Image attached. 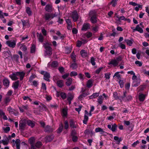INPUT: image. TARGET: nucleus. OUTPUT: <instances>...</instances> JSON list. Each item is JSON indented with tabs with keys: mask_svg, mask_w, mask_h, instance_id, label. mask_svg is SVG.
<instances>
[{
	"mask_svg": "<svg viewBox=\"0 0 149 149\" xmlns=\"http://www.w3.org/2000/svg\"><path fill=\"white\" fill-rule=\"evenodd\" d=\"M25 73L23 72H17L13 73L9 75V77L13 80H16L18 79L17 76L19 77L20 80L22 81L24 77Z\"/></svg>",
	"mask_w": 149,
	"mask_h": 149,
	"instance_id": "obj_1",
	"label": "nucleus"
},
{
	"mask_svg": "<svg viewBox=\"0 0 149 149\" xmlns=\"http://www.w3.org/2000/svg\"><path fill=\"white\" fill-rule=\"evenodd\" d=\"M89 15L91 22L93 24L96 23L97 22L96 13L93 11H91L89 13Z\"/></svg>",
	"mask_w": 149,
	"mask_h": 149,
	"instance_id": "obj_2",
	"label": "nucleus"
},
{
	"mask_svg": "<svg viewBox=\"0 0 149 149\" xmlns=\"http://www.w3.org/2000/svg\"><path fill=\"white\" fill-rule=\"evenodd\" d=\"M44 47L46 49L45 51L46 54H45L46 56V55H48L49 56L51 55L52 54V49L51 47L49 46V45L48 43H46Z\"/></svg>",
	"mask_w": 149,
	"mask_h": 149,
	"instance_id": "obj_3",
	"label": "nucleus"
},
{
	"mask_svg": "<svg viewBox=\"0 0 149 149\" xmlns=\"http://www.w3.org/2000/svg\"><path fill=\"white\" fill-rule=\"evenodd\" d=\"M126 93L127 92L126 91H124L123 95L121 96V100H123L125 102H128L132 99V97L131 95L126 96Z\"/></svg>",
	"mask_w": 149,
	"mask_h": 149,
	"instance_id": "obj_4",
	"label": "nucleus"
},
{
	"mask_svg": "<svg viewBox=\"0 0 149 149\" xmlns=\"http://www.w3.org/2000/svg\"><path fill=\"white\" fill-rule=\"evenodd\" d=\"M71 17L73 19L74 22H76L79 18V15H78L77 11L76 10H74L72 12Z\"/></svg>",
	"mask_w": 149,
	"mask_h": 149,
	"instance_id": "obj_5",
	"label": "nucleus"
},
{
	"mask_svg": "<svg viewBox=\"0 0 149 149\" xmlns=\"http://www.w3.org/2000/svg\"><path fill=\"white\" fill-rule=\"evenodd\" d=\"M56 16L55 14H53L52 13L50 14L48 13H47L45 14L44 17L46 20H48L53 18Z\"/></svg>",
	"mask_w": 149,
	"mask_h": 149,
	"instance_id": "obj_6",
	"label": "nucleus"
},
{
	"mask_svg": "<svg viewBox=\"0 0 149 149\" xmlns=\"http://www.w3.org/2000/svg\"><path fill=\"white\" fill-rule=\"evenodd\" d=\"M18 107L19 109L20 112L21 113L24 112L25 110H27L29 108V106L27 105H22L20 106H18Z\"/></svg>",
	"mask_w": 149,
	"mask_h": 149,
	"instance_id": "obj_7",
	"label": "nucleus"
},
{
	"mask_svg": "<svg viewBox=\"0 0 149 149\" xmlns=\"http://www.w3.org/2000/svg\"><path fill=\"white\" fill-rule=\"evenodd\" d=\"M35 141V139L34 137H31L29 139V143L31 145V149H36L34 145Z\"/></svg>",
	"mask_w": 149,
	"mask_h": 149,
	"instance_id": "obj_8",
	"label": "nucleus"
},
{
	"mask_svg": "<svg viewBox=\"0 0 149 149\" xmlns=\"http://www.w3.org/2000/svg\"><path fill=\"white\" fill-rule=\"evenodd\" d=\"M6 44L10 47L14 48L16 45V42L15 40L8 41L6 42Z\"/></svg>",
	"mask_w": 149,
	"mask_h": 149,
	"instance_id": "obj_9",
	"label": "nucleus"
},
{
	"mask_svg": "<svg viewBox=\"0 0 149 149\" xmlns=\"http://www.w3.org/2000/svg\"><path fill=\"white\" fill-rule=\"evenodd\" d=\"M90 25L88 23H84L82 26L81 30L82 31H86L90 28Z\"/></svg>",
	"mask_w": 149,
	"mask_h": 149,
	"instance_id": "obj_10",
	"label": "nucleus"
},
{
	"mask_svg": "<svg viewBox=\"0 0 149 149\" xmlns=\"http://www.w3.org/2000/svg\"><path fill=\"white\" fill-rule=\"evenodd\" d=\"M53 130L52 128L49 125H46L44 128V131L45 132H51Z\"/></svg>",
	"mask_w": 149,
	"mask_h": 149,
	"instance_id": "obj_11",
	"label": "nucleus"
},
{
	"mask_svg": "<svg viewBox=\"0 0 149 149\" xmlns=\"http://www.w3.org/2000/svg\"><path fill=\"white\" fill-rule=\"evenodd\" d=\"M3 83L4 86L8 88L9 86L10 82L7 79H5L3 81Z\"/></svg>",
	"mask_w": 149,
	"mask_h": 149,
	"instance_id": "obj_12",
	"label": "nucleus"
},
{
	"mask_svg": "<svg viewBox=\"0 0 149 149\" xmlns=\"http://www.w3.org/2000/svg\"><path fill=\"white\" fill-rule=\"evenodd\" d=\"M54 138V136L53 135L47 136L45 137V141L46 142H50L52 141Z\"/></svg>",
	"mask_w": 149,
	"mask_h": 149,
	"instance_id": "obj_13",
	"label": "nucleus"
},
{
	"mask_svg": "<svg viewBox=\"0 0 149 149\" xmlns=\"http://www.w3.org/2000/svg\"><path fill=\"white\" fill-rule=\"evenodd\" d=\"M52 5L47 4L45 8V10L48 12H51L52 10Z\"/></svg>",
	"mask_w": 149,
	"mask_h": 149,
	"instance_id": "obj_14",
	"label": "nucleus"
},
{
	"mask_svg": "<svg viewBox=\"0 0 149 149\" xmlns=\"http://www.w3.org/2000/svg\"><path fill=\"white\" fill-rule=\"evenodd\" d=\"M37 37L39 41L41 42H42L44 41V37L42 34H39L38 33H37Z\"/></svg>",
	"mask_w": 149,
	"mask_h": 149,
	"instance_id": "obj_15",
	"label": "nucleus"
},
{
	"mask_svg": "<svg viewBox=\"0 0 149 149\" xmlns=\"http://www.w3.org/2000/svg\"><path fill=\"white\" fill-rule=\"evenodd\" d=\"M133 32L135 31H137L139 32L140 33H142L143 32V29L141 28L139 26V25H137L136 27V28L133 29Z\"/></svg>",
	"mask_w": 149,
	"mask_h": 149,
	"instance_id": "obj_16",
	"label": "nucleus"
},
{
	"mask_svg": "<svg viewBox=\"0 0 149 149\" xmlns=\"http://www.w3.org/2000/svg\"><path fill=\"white\" fill-rule=\"evenodd\" d=\"M58 65V62L56 61L52 62L51 64H50L49 66L52 68H56Z\"/></svg>",
	"mask_w": 149,
	"mask_h": 149,
	"instance_id": "obj_17",
	"label": "nucleus"
},
{
	"mask_svg": "<svg viewBox=\"0 0 149 149\" xmlns=\"http://www.w3.org/2000/svg\"><path fill=\"white\" fill-rule=\"evenodd\" d=\"M109 65L112 64L113 66H117L118 65V63L116 59H112L108 63Z\"/></svg>",
	"mask_w": 149,
	"mask_h": 149,
	"instance_id": "obj_18",
	"label": "nucleus"
},
{
	"mask_svg": "<svg viewBox=\"0 0 149 149\" xmlns=\"http://www.w3.org/2000/svg\"><path fill=\"white\" fill-rule=\"evenodd\" d=\"M92 30L93 31L94 33H95L98 31L99 29V26L98 25H95L91 27Z\"/></svg>",
	"mask_w": 149,
	"mask_h": 149,
	"instance_id": "obj_19",
	"label": "nucleus"
},
{
	"mask_svg": "<svg viewBox=\"0 0 149 149\" xmlns=\"http://www.w3.org/2000/svg\"><path fill=\"white\" fill-rule=\"evenodd\" d=\"M7 110L8 111L9 113L11 114H13L14 115L16 114V113L15 112V110L13 109L10 106L9 107L7 108Z\"/></svg>",
	"mask_w": 149,
	"mask_h": 149,
	"instance_id": "obj_20",
	"label": "nucleus"
},
{
	"mask_svg": "<svg viewBox=\"0 0 149 149\" xmlns=\"http://www.w3.org/2000/svg\"><path fill=\"white\" fill-rule=\"evenodd\" d=\"M27 125L30 126L31 127H33L35 125V122L30 120H28L26 121Z\"/></svg>",
	"mask_w": 149,
	"mask_h": 149,
	"instance_id": "obj_21",
	"label": "nucleus"
},
{
	"mask_svg": "<svg viewBox=\"0 0 149 149\" xmlns=\"http://www.w3.org/2000/svg\"><path fill=\"white\" fill-rule=\"evenodd\" d=\"M2 143L4 145H8L9 143L8 140L7 139V136H3V139L2 141Z\"/></svg>",
	"mask_w": 149,
	"mask_h": 149,
	"instance_id": "obj_22",
	"label": "nucleus"
},
{
	"mask_svg": "<svg viewBox=\"0 0 149 149\" xmlns=\"http://www.w3.org/2000/svg\"><path fill=\"white\" fill-rule=\"evenodd\" d=\"M44 79L45 80L48 81H50L49 78H50V75L49 73L47 72L46 73L44 76Z\"/></svg>",
	"mask_w": 149,
	"mask_h": 149,
	"instance_id": "obj_23",
	"label": "nucleus"
},
{
	"mask_svg": "<svg viewBox=\"0 0 149 149\" xmlns=\"http://www.w3.org/2000/svg\"><path fill=\"white\" fill-rule=\"evenodd\" d=\"M11 99V98H10L9 96H7L6 97L4 100V101L5 104L6 105H8V104H9L10 102Z\"/></svg>",
	"mask_w": 149,
	"mask_h": 149,
	"instance_id": "obj_24",
	"label": "nucleus"
},
{
	"mask_svg": "<svg viewBox=\"0 0 149 149\" xmlns=\"http://www.w3.org/2000/svg\"><path fill=\"white\" fill-rule=\"evenodd\" d=\"M65 84L68 86H70L72 83V79L71 78H68L66 80Z\"/></svg>",
	"mask_w": 149,
	"mask_h": 149,
	"instance_id": "obj_25",
	"label": "nucleus"
},
{
	"mask_svg": "<svg viewBox=\"0 0 149 149\" xmlns=\"http://www.w3.org/2000/svg\"><path fill=\"white\" fill-rule=\"evenodd\" d=\"M93 84V81L91 79H89L88 81L87 84L86 86L88 88H91Z\"/></svg>",
	"mask_w": 149,
	"mask_h": 149,
	"instance_id": "obj_26",
	"label": "nucleus"
},
{
	"mask_svg": "<svg viewBox=\"0 0 149 149\" xmlns=\"http://www.w3.org/2000/svg\"><path fill=\"white\" fill-rule=\"evenodd\" d=\"M80 54L81 56L83 58L86 57L88 55V54L87 52L85 50H81V51Z\"/></svg>",
	"mask_w": 149,
	"mask_h": 149,
	"instance_id": "obj_27",
	"label": "nucleus"
},
{
	"mask_svg": "<svg viewBox=\"0 0 149 149\" xmlns=\"http://www.w3.org/2000/svg\"><path fill=\"white\" fill-rule=\"evenodd\" d=\"M35 148L36 149L37 148H40L42 146V144L41 142L38 141L34 144Z\"/></svg>",
	"mask_w": 149,
	"mask_h": 149,
	"instance_id": "obj_28",
	"label": "nucleus"
},
{
	"mask_svg": "<svg viewBox=\"0 0 149 149\" xmlns=\"http://www.w3.org/2000/svg\"><path fill=\"white\" fill-rule=\"evenodd\" d=\"M95 132H100L101 134H103L105 132L103 129L99 127L95 128Z\"/></svg>",
	"mask_w": 149,
	"mask_h": 149,
	"instance_id": "obj_29",
	"label": "nucleus"
},
{
	"mask_svg": "<svg viewBox=\"0 0 149 149\" xmlns=\"http://www.w3.org/2000/svg\"><path fill=\"white\" fill-rule=\"evenodd\" d=\"M103 97L101 95L98 97L97 99V102H98L99 104H101L103 103Z\"/></svg>",
	"mask_w": 149,
	"mask_h": 149,
	"instance_id": "obj_30",
	"label": "nucleus"
},
{
	"mask_svg": "<svg viewBox=\"0 0 149 149\" xmlns=\"http://www.w3.org/2000/svg\"><path fill=\"white\" fill-rule=\"evenodd\" d=\"M36 46L34 44H32L31 47L30 53H34L36 52Z\"/></svg>",
	"mask_w": 149,
	"mask_h": 149,
	"instance_id": "obj_31",
	"label": "nucleus"
},
{
	"mask_svg": "<svg viewBox=\"0 0 149 149\" xmlns=\"http://www.w3.org/2000/svg\"><path fill=\"white\" fill-rule=\"evenodd\" d=\"M19 81H17L15 82L13 85V87L14 89H17L19 86Z\"/></svg>",
	"mask_w": 149,
	"mask_h": 149,
	"instance_id": "obj_32",
	"label": "nucleus"
},
{
	"mask_svg": "<svg viewBox=\"0 0 149 149\" xmlns=\"http://www.w3.org/2000/svg\"><path fill=\"white\" fill-rule=\"evenodd\" d=\"M63 124L62 123H61L59 125V127L57 130V132L58 133H60L62 131L63 128Z\"/></svg>",
	"mask_w": 149,
	"mask_h": 149,
	"instance_id": "obj_33",
	"label": "nucleus"
},
{
	"mask_svg": "<svg viewBox=\"0 0 149 149\" xmlns=\"http://www.w3.org/2000/svg\"><path fill=\"white\" fill-rule=\"evenodd\" d=\"M125 41L127 43V45L129 46H131L133 42V40L126 39L125 40Z\"/></svg>",
	"mask_w": 149,
	"mask_h": 149,
	"instance_id": "obj_34",
	"label": "nucleus"
},
{
	"mask_svg": "<svg viewBox=\"0 0 149 149\" xmlns=\"http://www.w3.org/2000/svg\"><path fill=\"white\" fill-rule=\"evenodd\" d=\"M146 98V95L141 94L139 96V98L140 101H143Z\"/></svg>",
	"mask_w": 149,
	"mask_h": 149,
	"instance_id": "obj_35",
	"label": "nucleus"
},
{
	"mask_svg": "<svg viewBox=\"0 0 149 149\" xmlns=\"http://www.w3.org/2000/svg\"><path fill=\"white\" fill-rule=\"evenodd\" d=\"M56 83L57 86L60 88H61L63 86V80L58 81Z\"/></svg>",
	"mask_w": 149,
	"mask_h": 149,
	"instance_id": "obj_36",
	"label": "nucleus"
},
{
	"mask_svg": "<svg viewBox=\"0 0 149 149\" xmlns=\"http://www.w3.org/2000/svg\"><path fill=\"white\" fill-rule=\"evenodd\" d=\"M19 130H24L26 126V124L24 123H20L19 125Z\"/></svg>",
	"mask_w": 149,
	"mask_h": 149,
	"instance_id": "obj_37",
	"label": "nucleus"
},
{
	"mask_svg": "<svg viewBox=\"0 0 149 149\" xmlns=\"http://www.w3.org/2000/svg\"><path fill=\"white\" fill-rule=\"evenodd\" d=\"M70 125L72 128H76V126L74 124V120L73 119H71L70 121Z\"/></svg>",
	"mask_w": 149,
	"mask_h": 149,
	"instance_id": "obj_38",
	"label": "nucleus"
},
{
	"mask_svg": "<svg viewBox=\"0 0 149 149\" xmlns=\"http://www.w3.org/2000/svg\"><path fill=\"white\" fill-rule=\"evenodd\" d=\"M67 115V110L65 109H63L62 111V116L63 117H66Z\"/></svg>",
	"mask_w": 149,
	"mask_h": 149,
	"instance_id": "obj_39",
	"label": "nucleus"
},
{
	"mask_svg": "<svg viewBox=\"0 0 149 149\" xmlns=\"http://www.w3.org/2000/svg\"><path fill=\"white\" fill-rule=\"evenodd\" d=\"M113 95L114 97L115 98L116 100H121V96H120L119 97L118 95V93L117 92H115L113 93Z\"/></svg>",
	"mask_w": 149,
	"mask_h": 149,
	"instance_id": "obj_40",
	"label": "nucleus"
},
{
	"mask_svg": "<svg viewBox=\"0 0 149 149\" xmlns=\"http://www.w3.org/2000/svg\"><path fill=\"white\" fill-rule=\"evenodd\" d=\"M56 34L59 37H60L61 39H63L64 38V36L61 34L59 31H56Z\"/></svg>",
	"mask_w": 149,
	"mask_h": 149,
	"instance_id": "obj_41",
	"label": "nucleus"
},
{
	"mask_svg": "<svg viewBox=\"0 0 149 149\" xmlns=\"http://www.w3.org/2000/svg\"><path fill=\"white\" fill-rule=\"evenodd\" d=\"M39 111H42L45 109L46 106L45 105L42 104L40 106H39Z\"/></svg>",
	"mask_w": 149,
	"mask_h": 149,
	"instance_id": "obj_42",
	"label": "nucleus"
},
{
	"mask_svg": "<svg viewBox=\"0 0 149 149\" xmlns=\"http://www.w3.org/2000/svg\"><path fill=\"white\" fill-rule=\"evenodd\" d=\"M118 1V0H112L109 4H112V6L114 7L117 5V2Z\"/></svg>",
	"mask_w": 149,
	"mask_h": 149,
	"instance_id": "obj_43",
	"label": "nucleus"
},
{
	"mask_svg": "<svg viewBox=\"0 0 149 149\" xmlns=\"http://www.w3.org/2000/svg\"><path fill=\"white\" fill-rule=\"evenodd\" d=\"M26 12L29 16H30L31 15V10L29 7H27L26 8Z\"/></svg>",
	"mask_w": 149,
	"mask_h": 149,
	"instance_id": "obj_44",
	"label": "nucleus"
},
{
	"mask_svg": "<svg viewBox=\"0 0 149 149\" xmlns=\"http://www.w3.org/2000/svg\"><path fill=\"white\" fill-rule=\"evenodd\" d=\"M114 140L116 141H118V143L117 144H119L120 141L122 140V139L121 138H119L118 136H115L114 137Z\"/></svg>",
	"mask_w": 149,
	"mask_h": 149,
	"instance_id": "obj_45",
	"label": "nucleus"
},
{
	"mask_svg": "<svg viewBox=\"0 0 149 149\" xmlns=\"http://www.w3.org/2000/svg\"><path fill=\"white\" fill-rule=\"evenodd\" d=\"M70 66L73 69H76L78 67L76 63H72Z\"/></svg>",
	"mask_w": 149,
	"mask_h": 149,
	"instance_id": "obj_46",
	"label": "nucleus"
},
{
	"mask_svg": "<svg viewBox=\"0 0 149 149\" xmlns=\"http://www.w3.org/2000/svg\"><path fill=\"white\" fill-rule=\"evenodd\" d=\"M117 127V125L116 124H114L112 126V127L111 129V130L112 132H115L116 129V128Z\"/></svg>",
	"mask_w": 149,
	"mask_h": 149,
	"instance_id": "obj_47",
	"label": "nucleus"
},
{
	"mask_svg": "<svg viewBox=\"0 0 149 149\" xmlns=\"http://www.w3.org/2000/svg\"><path fill=\"white\" fill-rule=\"evenodd\" d=\"M88 119V117L87 116H84V118L83 120V123L85 124L87 123V121Z\"/></svg>",
	"mask_w": 149,
	"mask_h": 149,
	"instance_id": "obj_48",
	"label": "nucleus"
},
{
	"mask_svg": "<svg viewBox=\"0 0 149 149\" xmlns=\"http://www.w3.org/2000/svg\"><path fill=\"white\" fill-rule=\"evenodd\" d=\"M60 95L61 97L63 100L66 99V94L64 92H61L60 93Z\"/></svg>",
	"mask_w": 149,
	"mask_h": 149,
	"instance_id": "obj_49",
	"label": "nucleus"
},
{
	"mask_svg": "<svg viewBox=\"0 0 149 149\" xmlns=\"http://www.w3.org/2000/svg\"><path fill=\"white\" fill-rule=\"evenodd\" d=\"M41 88L43 90V91H46L47 88L46 84L45 83H42V86Z\"/></svg>",
	"mask_w": 149,
	"mask_h": 149,
	"instance_id": "obj_50",
	"label": "nucleus"
},
{
	"mask_svg": "<svg viewBox=\"0 0 149 149\" xmlns=\"http://www.w3.org/2000/svg\"><path fill=\"white\" fill-rule=\"evenodd\" d=\"M64 128L66 130L69 127V124L68 121L67 120H65L64 122Z\"/></svg>",
	"mask_w": 149,
	"mask_h": 149,
	"instance_id": "obj_51",
	"label": "nucleus"
},
{
	"mask_svg": "<svg viewBox=\"0 0 149 149\" xmlns=\"http://www.w3.org/2000/svg\"><path fill=\"white\" fill-rule=\"evenodd\" d=\"M119 47L122 49H125L126 48V47L125 44L123 43V42H120L119 45Z\"/></svg>",
	"mask_w": 149,
	"mask_h": 149,
	"instance_id": "obj_52",
	"label": "nucleus"
},
{
	"mask_svg": "<svg viewBox=\"0 0 149 149\" xmlns=\"http://www.w3.org/2000/svg\"><path fill=\"white\" fill-rule=\"evenodd\" d=\"M36 77V76L34 74H32L30 76L29 79V82H31L32 80Z\"/></svg>",
	"mask_w": 149,
	"mask_h": 149,
	"instance_id": "obj_53",
	"label": "nucleus"
},
{
	"mask_svg": "<svg viewBox=\"0 0 149 149\" xmlns=\"http://www.w3.org/2000/svg\"><path fill=\"white\" fill-rule=\"evenodd\" d=\"M86 36L88 38H89L91 37L92 36V33L91 32H87L86 34Z\"/></svg>",
	"mask_w": 149,
	"mask_h": 149,
	"instance_id": "obj_54",
	"label": "nucleus"
},
{
	"mask_svg": "<svg viewBox=\"0 0 149 149\" xmlns=\"http://www.w3.org/2000/svg\"><path fill=\"white\" fill-rule=\"evenodd\" d=\"M95 60L94 58L93 57H92L91 58V62L92 64V65H95L96 63L95 62Z\"/></svg>",
	"mask_w": 149,
	"mask_h": 149,
	"instance_id": "obj_55",
	"label": "nucleus"
},
{
	"mask_svg": "<svg viewBox=\"0 0 149 149\" xmlns=\"http://www.w3.org/2000/svg\"><path fill=\"white\" fill-rule=\"evenodd\" d=\"M22 23L23 26H29V24L28 22H26L25 20H22Z\"/></svg>",
	"mask_w": 149,
	"mask_h": 149,
	"instance_id": "obj_56",
	"label": "nucleus"
},
{
	"mask_svg": "<svg viewBox=\"0 0 149 149\" xmlns=\"http://www.w3.org/2000/svg\"><path fill=\"white\" fill-rule=\"evenodd\" d=\"M70 75L71 77L75 76L77 75V72L75 71L71 72L70 73Z\"/></svg>",
	"mask_w": 149,
	"mask_h": 149,
	"instance_id": "obj_57",
	"label": "nucleus"
},
{
	"mask_svg": "<svg viewBox=\"0 0 149 149\" xmlns=\"http://www.w3.org/2000/svg\"><path fill=\"white\" fill-rule=\"evenodd\" d=\"M73 95L72 94H69L67 100L71 101L73 98Z\"/></svg>",
	"mask_w": 149,
	"mask_h": 149,
	"instance_id": "obj_58",
	"label": "nucleus"
},
{
	"mask_svg": "<svg viewBox=\"0 0 149 149\" xmlns=\"http://www.w3.org/2000/svg\"><path fill=\"white\" fill-rule=\"evenodd\" d=\"M135 64L137 65L138 66L141 67L142 65V63L138 61H136L135 62Z\"/></svg>",
	"mask_w": 149,
	"mask_h": 149,
	"instance_id": "obj_59",
	"label": "nucleus"
},
{
	"mask_svg": "<svg viewBox=\"0 0 149 149\" xmlns=\"http://www.w3.org/2000/svg\"><path fill=\"white\" fill-rule=\"evenodd\" d=\"M84 75L81 73H79L78 74V77L81 80H83L84 79Z\"/></svg>",
	"mask_w": 149,
	"mask_h": 149,
	"instance_id": "obj_60",
	"label": "nucleus"
},
{
	"mask_svg": "<svg viewBox=\"0 0 149 149\" xmlns=\"http://www.w3.org/2000/svg\"><path fill=\"white\" fill-rule=\"evenodd\" d=\"M66 22L67 25H72V22L70 19H68L66 20Z\"/></svg>",
	"mask_w": 149,
	"mask_h": 149,
	"instance_id": "obj_61",
	"label": "nucleus"
},
{
	"mask_svg": "<svg viewBox=\"0 0 149 149\" xmlns=\"http://www.w3.org/2000/svg\"><path fill=\"white\" fill-rule=\"evenodd\" d=\"M138 6H136L135 8V10L137 11H138L139 10V8H142V6L141 5L138 4L137 5Z\"/></svg>",
	"mask_w": 149,
	"mask_h": 149,
	"instance_id": "obj_62",
	"label": "nucleus"
},
{
	"mask_svg": "<svg viewBox=\"0 0 149 149\" xmlns=\"http://www.w3.org/2000/svg\"><path fill=\"white\" fill-rule=\"evenodd\" d=\"M99 95V93H95L93 94L91 97H93L94 98H95L98 96Z\"/></svg>",
	"mask_w": 149,
	"mask_h": 149,
	"instance_id": "obj_63",
	"label": "nucleus"
},
{
	"mask_svg": "<svg viewBox=\"0 0 149 149\" xmlns=\"http://www.w3.org/2000/svg\"><path fill=\"white\" fill-rule=\"evenodd\" d=\"M21 50L24 52L26 51L27 50V47L25 45L22 46L21 47Z\"/></svg>",
	"mask_w": 149,
	"mask_h": 149,
	"instance_id": "obj_64",
	"label": "nucleus"
}]
</instances>
